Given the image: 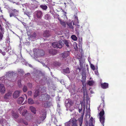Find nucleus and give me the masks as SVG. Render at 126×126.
<instances>
[{"instance_id":"dca6fc26","label":"nucleus","mask_w":126,"mask_h":126,"mask_svg":"<svg viewBox=\"0 0 126 126\" xmlns=\"http://www.w3.org/2000/svg\"><path fill=\"white\" fill-rule=\"evenodd\" d=\"M42 115L40 117V120L42 121L44 120L46 118V113L45 111H44V112L41 114Z\"/></svg>"},{"instance_id":"c756f323","label":"nucleus","mask_w":126,"mask_h":126,"mask_svg":"<svg viewBox=\"0 0 126 126\" xmlns=\"http://www.w3.org/2000/svg\"><path fill=\"white\" fill-rule=\"evenodd\" d=\"M12 115L15 118H17L18 117V114L14 112L13 111L12 113Z\"/></svg>"},{"instance_id":"5701e85b","label":"nucleus","mask_w":126,"mask_h":126,"mask_svg":"<svg viewBox=\"0 0 126 126\" xmlns=\"http://www.w3.org/2000/svg\"><path fill=\"white\" fill-rule=\"evenodd\" d=\"M63 71L64 74H69L70 72V71L68 67L63 69Z\"/></svg>"},{"instance_id":"a18cd8bd","label":"nucleus","mask_w":126,"mask_h":126,"mask_svg":"<svg viewBox=\"0 0 126 126\" xmlns=\"http://www.w3.org/2000/svg\"><path fill=\"white\" fill-rule=\"evenodd\" d=\"M70 121H69L65 123V126H70Z\"/></svg>"},{"instance_id":"a878e982","label":"nucleus","mask_w":126,"mask_h":126,"mask_svg":"<svg viewBox=\"0 0 126 126\" xmlns=\"http://www.w3.org/2000/svg\"><path fill=\"white\" fill-rule=\"evenodd\" d=\"M83 95L84 97V98L86 97L87 101V102H88V101H89V98L88 97V95L87 93L86 92V91H85V90L84 91Z\"/></svg>"},{"instance_id":"39448f33","label":"nucleus","mask_w":126,"mask_h":126,"mask_svg":"<svg viewBox=\"0 0 126 126\" xmlns=\"http://www.w3.org/2000/svg\"><path fill=\"white\" fill-rule=\"evenodd\" d=\"M62 41L60 40L57 42L52 43V46L55 48H61L62 47Z\"/></svg>"},{"instance_id":"1a4fd4ad","label":"nucleus","mask_w":126,"mask_h":126,"mask_svg":"<svg viewBox=\"0 0 126 126\" xmlns=\"http://www.w3.org/2000/svg\"><path fill=\"white\" fill-rule=\"evenodd\" d=\"M51 31L46 30L43 32V36L44 37H48L51 35Z\"/></svg>"},{"instance_id":"7ed1b4c3","label":"nucleus","mask_w":126,"mask_h":126,"mask_svg":"<svg viewBox=\"0 0 126 126\" xmlns=\"http://www.w3.org/2000/svg\"><path fill=\"white\" fill-rule=\"evenodd\" d=\"M33 51L34 54L39 57L43 56L45 54L44 51L42 50L36 49L34 50Z\"/></svg>"},{"instance_id":"603ef678","label":"nucleus","mask_w":126,"mask_h":126,"mask_svg":"<svg viewBox=\"0 0 126 126\" xmlns=\"http://www.w3.org/2000/svg\"><path fill=\"white\" fill-rule=\"evenodd\" d=\"M90 107V106L89 105V108L87 109V107H86V109L87 110H86V112H87L88 113V112L89 113L90 112V107Z\"/></svg>"},{"instance_id":"aec40b11","label":"nucleus","mask_w":126,"mask_h":126,"mask_svg":"<svg viewBox=\"0 0 126 126\" xmlns=\"http://www.w3.org/2000/svg\"><path fill=\"white\" fill-rule=\"evenodd\" d=\"M82 56H80L79 58V63H80V66L79 67L80 70L81 71V70H83L84 69V68L83 67V64L81 63V59L82 58Z\"/></svg>"},{"instance_id":"0eeeda50","label":"nucleus","mask_w":126,"mask_h":126,"mask_svg":"<svg viewBox=\"0 0 126 126\" xmlns=\"http://www.w3.org/2000/svg\"><path fill=\"white\" fill-rule=\"evenodd\" d=\"M85 108L84 107V109L83 110V112L80 117L78 119V121L80 126H82L83 122V116L84 115L85 112Z\"/></svg>"},{"instance_id":"b1692460","label":"nucleus","mask_w":126,"mask_h":126,"mask_svg":"<svg viewBox=\"0 0 126 126\" xmlns=\"http://www.w3.org/2000/svg\"><path fill=\"white\" fill-rule=\"evenodd\" d=\"M93 118L91 117L89 121V126H94L93 125Z\"/></svg>"},{"instance_id":"6e6552de","label":"nucleus","mask_w":126,"mask_h":126,"mask_svg":"<svg viewBox=\"0 0 126 126\" xmlns=\"http://www.w3.org/2000/svg\"><path fill=\"white\" fill-rule=\"evenodd\" d=\"M12 10L13 12H11L10 14V17H16V16H18V11L15 9H12Z\"/></svg>"},{"instance_id":"cd10ccee","label":"nucleus","mask_w":126,"mask_h":126,"mask_svg":"<svg viewBox=\"0 0 126 126\" xmlns=\"http://www.w3.org/2000/svg\"><path fill=\"white\" fill-rule=\"evenodd\" d=\"M40 7L44 10H46L47 8V6L45 4H43L40 5Z\"/></svg>"},{"instance_id":"4d7b16f0","label":"nucleus","mask_w":126,"mask_h":126,"mask_svg":"<svg viewBox=\"0 0 126 126\" xmlns=\"http://www.w3.org/2000/svg\"><path fill=\"white\" fill-rule=\"evenodd\" d=\"M30 74L29 73H28L25 74L24 77H28V76H30Z\"/></svg>"},{"instance_id":"f3484780","label":"nucleus","mask_w":126,"mask_h":126,"mask_svg":"<svg viewBox=\"0 0 126 126\" xmlns=\"http://www.w3.org/2000/svg\"><path fill=\"white\" fill-rule=\"evenodd\" d=\"M37 36V34L36 33L34 32L32 35H31L30 36V40L32 41H34L35 39Z\"/></svg>"},{"instance_id":"a211bd4d","label":"nucleus","mask_w":126,"mask_h":126,"mask_svg":"<svg viewBox=\"0 0 126 126\" xmlns=\"http://www.w3.org/2000/svg\"><path fill=\"white\" fill-rule=\"evenodd\" d=\"M72 119L71 126H77V120L74 118H73Z\"/></svg>"},{"instance_id":"c85d7f7f","label":"nucleus","mask_w":126,"mask_h":126,"mask_svg":"<svg viewBox=\"0 0 126 126\" xmlns=\"http://www.w3.org/2000/svg\"><path fill=\"white\" fill-rule=\"evenodd\" d=\"M40 93L39 90H36L35 92L34 95V97H36Z\"/></svg>"},{"instance_id":"c9c22d12","label":"nucleus","mask_w":126,"mask_h":126,"mask_svg":"<svg viewBox=\"0 0 126 126\" xmlns=\"http://www.w3.org/2000/svg\"><path fill=\"white\" fill-rule=\"evenodd\" d=\"M20 122L21 123H24L26 125H27L28 124V123L27 122H26L23 119H20Z\"/></svg>"},{"instance_id":"f704fd0d","label":"nucleus","mask_w":126,"mask_h":126,"mask_svg":"<svg viewBox=\"0 0 126 126\" xmlns=\"http://www.w3.org/2000/svg\"><path fill=\"white\" fill-rule=\"evenodd\" d=\"M44 18L45 19L48 20L50 18V16L48 14H47L45 15Z\"/></svg>"},{"instance_id":"4c0bfd02","label":"nucleus","mask_w":126,"mask_h":126,"mask_svg":"<svg viewBox=\"0 0 126 126\" xmlns=\"http://www.w3.org/2000/svg\"><path fill=\"white\" fill-rule=\"evenodd\" d=\"M72 39L75 41H76L77 39V37L74 35H72L71 36Z\"/></svg>"},{"instance_id":"49530a36","label":"nucleus","mask_w":126,"mask_h":126,"mask_svg":"<svg viewBox=\"0 0 126 126\" xmlns=\"http://www.w3.org/2000/svg\"><path fill=\"white\" fill-rule=\"evenodd\" d=\"M0 53H1L4 56L6 54L5 52L4 51H2V50L0 49Z\"/></svg>"},{"instance_id":"9d476101","label":"nucleus","mask_w":126,"mask_h":126,"mask_svg":"<svg viewBox=\"0 0 126 126\" xmlns=\"http://www.w3.org/2000/svg\"><path fill=\"white\" fill-rule=\"evenodd\" d=\"M75 30L76 32L77 33L78 35L80 34H81L82 33V32L83 31V29L82 27H80V26L78 25H76Z\"/></svg>"},{"instance_id":"de8ad7c7","label":"nucleus","mask_w":126,"mask_h":126,"mask_svg":"<svg viewBox=\"0 0 126 126\" xmlns=\"http://www.w3.org/2000/svg\"><path fill=\"white\" fill-rule=\"evenodd\" d=\"M97 68L96 69V71L95 70V74L96 75H97L98 77H99V74L97 70Z\"/></svg>"},{"instance_id":"338daca9","label":"nucleus","mask_w":126,"mask_h":126,"mask_svg":"<svg viewBox=\"0 0 126 126\" xmlns=\"http://www.w3.org/2000/svg\"><path fill=\"white\" fill-rule=\"evenodd\" d=\"M77 69H79V72L81 71L80 67L79 66H78L77 67Z\"/></svg>"},{"instance_id":"393cba45","label":"nucleus","mask_w":126,"mask_h":126,"mask_svg":"<svg viewBox=\"0 0 126 126\" xmlns=\"http://www.w3.org/2000/svg\"><path fill=\"white\" fill-rule=\"evenodd\" d=\"M94 82L93 80H87L86 84L90 86H92L94 84Z\"/></svg>"},{"instance_id":"412c9836","label":"nucleus","mask_w":126,"mask_h":126,"mask_svg":"<svg viewBox=\"0 0 126 126\" xmlns=\"http://www.w3.org/2000/svg\"><path fill=\"white\" fill-rule=\"evenodd\" d=\"M49 52L50 54L54 55H56V51L54 49H51L49 50Z\"/></svg>"},{"instance_id":"a19ab883","label":"nucleus","mask_w":126,"mask_h":126,"mask_svg":"<svg viewBox=\"0 0 126 126\" xmlns=\"http://www.w3.org/2000/svg\"><path fill=\"white\" fill-rule=\"evenodd\" d=\"M64 44H65V45L66 46H67L68 47H69V43L68 40H65L64 41Z\"/></svg>"},{"instance_id":"e433bc0d","label":"nucleus","mask_w":126,"mask_h":126,"mask_svg":"<svg viewBox=\"0 0 126 126\" xmlns=\"http://www.w3.org/2000/svg\"><path fill=\"white\" fill-rule=\"evenodd\" d=\"M21 80L20 79L18 81V82H17L18 85V86L20 87H21L22 86L21 83Z\"/></svg>"},{"instance_id":"09e8293b","label":"nucleus","mask_w":126,"mask_h":126,"mask_svg":"<svg viewBox=\"0 0 126 126\" xmlns=\"http://www.w3.org/2000/svg\"><path fill=\"white\" fill-rule=\"evenodd\" d=\"M90 67L91 69H92L93 70H94V65H93L92 64H90Z\"/></svg>"},{"instance_id":"bb28decb","label":"nucleus","mask_w":126,"mask_h":126,"mask_svg":"<svg viewBox=\"0 0 126 126\" xmlns=\"http://www.w3.org/2000/svg\"><path fill=\"white\" fill-rule=\"evenodd\" d=\"M58 19L61 24L64 27H65L66 25V23L65 22L63 21L61 19L59 18Z\"/></svg>"},{"instance_id":"13d9d810","label":"nucleus","mask_w":126,"mask_h":126,"mask_svg":"<svg viewBox=\"0 0 126 126\" xmlns=\"http://www.w3.org/2000/svg\"><path fill=\"white\" fill-rule=\"evenodd\" d=\"M3 36V35L1 33H0V40H2Z\"/></svg>"},{"instance_id":"052dcab7","label":"nucleus","mask_w":126,"mask_h":126,"mask_svg":"<svg viewBox=\"0 0 126 126\" xmlns=\"http://www.w3.org/2000/svg\"><path fill=\"white\" fill-rule=\"evenodd\" d=\"M85 125L84 126H88V121L87 120L85 122Z\"/></svg>"},{"instance_id":"f257e3e1","label":"nucleus","mask_w":126,"mask_h":126,"mask_svg":"<svg viewBox=\"0 0 126 126\" xmlns=\"http://www.w3.org/2000/svg\"><path fill=\"white\" fill-rule=\"evenodd\" d=\"M104 104L101 103L98 108V110L100 111L99 113V120L103 126H104L105 120V117L104 116L105 112L104 110Z\"/></svg>"},{"instance_id":"bf43d9fd","label":"nucleus","mask_w":126,"mask_h":126,"mask_svg":"<svg viewBox=\"0 0 126 126\" xmlns=\"http://www.w3.org/2000/svg\"><path fill=\"white\" fill-rule=\"evenodd\" d=\"M32 92L31 91H29L28 92V95H31L32 94Z\"/></svg>"},{"instance_id":"58836bf2","label":"nucleus","mask_w":126,"mask_h":126,"mask_svg":"<svg viewBox=\"0 0 126 126\" xmlns=\"http://www.w3.org/2000/svg\"><path fill=\"white\" fill-rule=\"evenodd\" d=\"M28 90V88L27 86L25 85L24 86L23 88V91L25 92H26Z\"/></svg>"},{"instance_id":"f8f14e48","label":"nucleus","mask_w":126,"mask_h":126,"mask_svg":"<svg viewBox=\"0 0 126 126\" xmlns=\"http://www.w3.org/2000/svg\"><path fill=\"white\" fill-rule=\"evenodd\" d=\"M82 79L81 81L82 82L83 84L84 82H85L86 79V73L85 72L83 71L82 72Z\"/></svg>"},{"instance_id":"ea45409f","label":"nucleus","mask_w":126,"mask_h":126,"mask_svg":"<svg viewBox=\"0 0 126 126\" xmlns=\"http://www.w3.org/2000/svg\"><path fill=\"white\" fill-rule=\"evenodd\" d=\"M54 65L55 66H60L61 65V63L58 62H55L54 63Z\"/></svg>"},{"instance_id":"5fc2aeb1","label":"nucleus","mask_w":126,"mask_h":126,"mask_svg":"<svg viewBox=\"0 0 126 126\" xmlns=\"http://www.w3.org/2000/svg\"><path fill=\"white\" fill-rule=\"evenodd\" d=\"M28 87L31 88L32 87V84L31 83H28Z\"/></svg>"},{"instance_id":"2f4dec72","label":"nucleus","mask_w":126,"mask_h":126,"mask_svg":"<svg viewBox=\"0 0 126 126\" xmlns=\"http://www.w3.org/2000/svg\"><path fill=\"white\" fill-rule=\"evenodd\" d=\"M30 109L32 112L34 114H35L36 112L35 108L33 107L32 106L30 107Z\"/></svg>"},{"instance_id":"864d4df0","label":"nucleus","mask_w":126,"mask_h":126,"mask_svg":"<svg viewBox=\"0 0 126 126\" xmlns=\"http://www.w3.org/2000/svg\"><path fill=\"white\" fill-rule=\"evenodd\" d=\"M6 122L5 120H3V121L2 122V125H6Z\"/></svg>"},{"instance_id":"9b49d317","label":"nucleus","mask_w":126,"mask_h":126,"mask_svg":"<svg viewBox=\"0 0 126 126\" xmlns=\"http://www.w3.org/2000/svg\"><path fill=\"white\" fill-rule=\"evenodd\" d=\"M12 94V92L11 91H9L7 93L5 94L4 96V98L5 99H7L11 97Z\"/></svg>"},{"instance_id":"6e6d98bb","label":"nucleus","mask_w":126,"mask_h":126,"mask_svg":"<svg viewBox=\"0 0 126 126\" xmlns=\"http://www.w3.org/2000/svg\"><path fill=\"white\" fill-rule=\"evenodd\" d=\"M24 14L25 15H26L28 16H29L30 15V13L29 12L26 11L24 12Z\"/></svg>"},{"instance_id":"473e14b6","label":"nucleus","mask_w":126,"mask_h":126,"mask_svg":"<svg viewBox=\"0 0 126 126\" xmlns=\"http://www.w3.org/2000/svg\"><path fill=\"white\" fill-rule=\"evenodd\" d=\"M67 24L70 28L72 29L73 30L74 29V27L72 25V22L68 23H67Z\"/></svg>"},{"instance_id":"6ab92c4d","label":"nucleus","mask_w":126,"mask_h":126,"mask_svg":"<svg viewBox=\"0 0 126 126\" xmlns=\"http://www.w3.org/2000/svg\"><path fill=\"white\" fill-rule=\"evenodd\" d=\"M70 54V52L69 51L64 52L62 53V56L63 58H66L69 56Z\"/></svg>"},{"instance_id":"f03ea898","label":"nucleus","mask_w":126,"mask_h":126,"mask_svg":"<svg viewBox=\"0 0 126 126\" xmlns=\"http://www.w3.org/2000/svg\"><path fill=\"white\" fill-rule=\"evenodd\" d=\"M34 16L35 18L37 19H40L43 16V13L42 11L40 10H37L34 13Z\"/></svg>"},{"instance_id":"774afa93","label":"nucleus","mask_w":126,"mask_h":126,"mask_svg":"<svg viewBox=\"0 0 126 126\" xmlns=\"http://www.w3.org/2000/svg\"><path fill=\"white\" fill-rule=\"evenodd\" d=\"M75 20L76 19L77 20V23H79V21H78V17H75Z\"/></svg>"},{"instance_id":"2eb2a0df","label":"nucleus","mask_w":126,"mask_h":126,"mask_svg":"<svg viewBox=\"0 0 126 126\" xmlns=\"http://www.w3.org/2000/svg\"><path fill=\"white\" fill-rule=\"evenodd\" d=\"M101 86L103 89H106L109 87V84L108 83L105 82L101 84Z\"/></svg>"},{"instance_id":"e2e57ef3","label":"nucleus","mask_w":126,"mask_h":126,"mask_svg":"<svg viewBox=\"0 0 126 126\" xmlns=\"http://www.w3.org/2000/svg\"><path fill=\"white\" fill-rule=\"evenodd\" d=\"M57 107L58 108V109L60 110V105L59 104H58Z\"/></svg>"},{"instance_id":"0e129e2a","label":"nucleus","mask_w":126,"mask_h":126,"mask_svg":"<svg viewBox=\"0 0 126 126\" xmlns=\"http://www.w3.org/2000/svg\"><path fill=\"white\" fill-rule=\"evenodd\" d=\"M26 65H28L30 67H32V66L31 65V64H29L28 63H26Z\"/></svg>"},{"instance_id":"7c9ffc66","label":"nucleus","mask_w":126,"mask_h":126,"mask_svg":"<svg viewBox=\"0 0 126 126\" xmlns=\"http://www.w3.org/2000/svg\"><path fill=\"white\" fill-rule=\"evenodd\" d=\"M25 109V107L24 106H22L21 107L19 108L18 109L19 112L20 113L21 112H22L24 111Z\"/></svg>"},{"instance_id":"69168bd1","label":"nucleus","mask_w":126,"mask_h":126,"mask_svg":"<svg viewBox=\"0 0 126 126\" xmlns=\"http://www.w3.org/2000/svg\"><path fill=\"white\" fill-rule=\"evenodd\" d=\"M3 120V119H0V124H2Z\"/></svg>"},{"instance_id":"20e7f679","label":"nucleus","mask_w":126,"mask_h":126,"mask_svg":"<svg viewBox=\"0 0 126 126\" xmlns=\"http://www.w3.org/2000/svg\"><path fill=\"white\" fill-rule=\"evenodd\" d=\"M15 73L13 71H9L7 73L6 76L8 78V80L10 81H14L13 75Z\"/></svg>"},{"instance_id":"680f3d73","label":"nucleus","mask_w":126,"mask_h":126,"mask_svg":"<svg viewBox=\"0 0 126 126\" xmlns=\"http://www.w3.org/2000/svg\"><path fill=\"white\" fill-rule=\"evenodd\" d=\"M74 48L76 49L77 48V45L76 44L74 45Z\"/></svg>"},{"instance_id":"3c124183","label":"nucleus","mask_w":126,"mask_h":126,"mask_svg":"<svg viewBox=\"0 0 126 126\" xmlns=\"http://www.w3.org/2000/svg\"><path fill=\"white\" fill-rule=\"evenodd\" d=\"M27 111L26 110H24V111L22 112H21L22 113V115L23 116H24L26 114L27 112Z\"/></svg>"},{"instance_id":"c03bdc74","label":"nucleus","mask_w":126,"mask_h":126,"mask_svg":"<svg viewBox=\"0 0 126 126\" xmlns=\"http://www.w3.org/2000/svg\"><path fill=\"white\" fill-rule=\"evenodd\" d=\"M10 49H11L10 47H9V46H8L5 48L4 50L7 52L9 51V50Z\"/></svg>"},{"instance_id":"8fccbe9b","label":"nucleus","mask_w":126,"mask_h":126,"mask_svg":"<svg viewBox=\"0 0 126 126\" xmlns=\"http://www.w3.org/2000/svg\"><path fill=\"white\" fill-rule=\"evenodd\" d=\"M101 97L102 98V103H104V95H102V96H101Z\"/></svg>"},{"instance_id":"79ce46f5","label":"nucleus","mask_w":126,"mask_h":126,"mask_svg":"<svg viewBox=\"0 0 126 126\" xmlns=\"http://www.w3.org/2000/svg\"><path fill=\"white\" fill-rule=\"evenodd\" d=\"M18 72L19 74H23L24 73V72L22 69H19L18 70Z\"/></svg>"},{"instance_id":"423d86ee","label":"nucleus","mask_w":126,"mask_h":126,"mask_svg":"<svg viewBox=\"0 0 126 126\" xmlns=\"http://www.w3.org/2000/svg\"><path fill=\"white\" fill-rule=\"evenodd\" d=\"M73 104L72 101L70 99L65 100V105L66 108H69Z\"/></svg>"},{"instance_id":"72a5a7b5","label":"nucleus","mask_w":126,"mask_h":126,"mask_svg":"<svg viewBox=\"0 0 126 126\" xmlns=\"http://www.w3.org/2000/svg\"><path fill=\"white\" fill-rule=\"evenodd\" d=\"M29 103L30 104H32L34 103L33 100L31 98H29L28 99Z\"/></svg>"},{"instance_id":"4468645a","label":"nucleus","mask_w":126,"mask_h":126,"mask_svg":"<svg viewBox=\"0 0 126 126\" xmlns=\"http://www.w3.org/2000/svg\"><path fill=\"white\" fill-rule=\"evenodd\" d=\"M21 91H15L13 94V97L14 98H17L19 95Z\"/></svg>"},{"instance_id":"ddd939ff","label":"nucleus","mask_w":126,"mask_h":126,"mask_svg":"<svg viewBox=\"0 0 126 126\" xmlns=\"http://www.w3.org/2000/svg\"><path fill=\"white\" fill-rule=\"evenodd\" d=\"M5 88L4 85L2 84H0V92L1 94H3L5 92Z\"/></svg>"},{"instance_id":"4be33fe9","label":"nucleus","mask_w":126,"mask_h":126,"mask_svg":"<svg viewBox=\"0 0 126 126\" xmlns=\"http://www.w3.org/2000/svg\"><path fill=\"white\" fill-rule=\"evenodd\" d=\"M24 98L23 97H20L19 98L17 101V103L18 104H21L23 102Z\"/></svg>"},{"instance_id":"37998d69","label":"nucleus","mask_w":126,"mask_h":126,"mask_svg":"<svg viewBox=\"0 0 126 126\" xmlns=\"http://www.w3.org/2000/svg\"><path fill=\"white\" fill-rule=\"evenodd\" d=\"M82 105L81 104V107H79V111L80 113H81L82 114V113H81V112L82 110Z\"/></svg>"}]
</instances>
